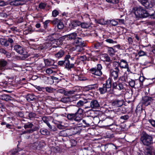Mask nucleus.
Instances as JSON below:
<instances>
[{
    "label": "nucleus",
    "mask_w": 155,
    "mask_h": 155,
    "mask_svg": "<svg viewBox=\"0 0 155 155\" xmlns=\"http://www.w3.org/2000/svg\"><path fill=\"white\" fill-rule=\"evenodd\" d=\"M14 48L17 52L23 55L24 58H26L28 56L27 52L21 46L16 45L14 46Z\"/></svg>",
    "instance_id": "39448f33"
},
{
    "label": "nucleus",
    "mask_w": 155,
    "mask_h": 155,
    "mask_svg": "<svg viewBox=\"0 0 155 155\" xmlns=\"http://www.w3.org/2000/svg\"><path fill=\"white\" fill-rule=\"evenodd\" d=\"M149 122L151 124V125L154 127H155V120H149Z\"/></svg>",
    "instance_id": "13d9d810"
},
{
    "label": "nucleus",
    "mask_w": 155,
    "mask_h": 155,
    "mask_svg": "<svg viewBox=\"0 0 155 155\" xmlns=\"http://www.w3.org/2000/svg\"><path fill=\"white\" fill-rule=\"evenodd\" d=\"M54 48H59V47L58 45L56 44L55 45H52V47L51 48H50V50H52L53 49V50H54Z\"/></svg>",
    "instance_id": "338daca9"
},
{
    "label": "nucleus",
    "mask_w": 155,
    "mask_h": 155,
    "mask_svg": "<svg viewBox=\"0 0 155 155\" xmlns=\"http://www.w3.org/2000/svg\"><path fill=\"white\" fill-rule=\"evenodd\" d=\"M120 128V127L119 126L117 125H112L111 126L110 128L113 129V131H118L117 129Z\"/></svg>",
    "instance_id": "a19ab883"
},
{
    "label": "nucleus",
    "mask_w": 155,
    "mask_h": 155,
    "mask_svg": "<svg viewBox=\"0 0 155 155\" xmlns=\"http://www.w3.org/2000/svg\"><path fill=\"white\" fill-rule=\"evenodd\" d=\"M33 124L32 123L28 122L27 123L25 124L24 125V127L25 129L30 128V129H32L34 127Z\"/></svg>",
    "instance_id": "a878e982"
},
{
    "label": "nucleus",
    "mask_w": 155,
    "mask_h": 155,
    "mask_svg": "<svg viewBox=\"0 0 155 155\" xmlns=\"http://www.w3.org/2000/svg\"><path fill=\"white\" fill-rule=\"evenodd\" d=\"M11 98L12 97L7 94H3L2 95H0V99L2 100L5 101H6L11 100Z\"/></svg>",
    "instance_id": "393cba45"
},
{
    "label": "nucleus",
    "mask_w": 155,
    "mask_h": 155,
    "mask_svg": "<svg viewBox=\"0 0 155 155\" xmlns=\"http://www.w3.org/2000/svg\"><path fill=\"white\" fill-rule=\"evenodd\" d=\"M124 88V86L122 83H118L117 87V89L119 90H121L122 89H123Z\"/></svg>",
    "instance_id": "49530a36"
},
{
    "label": "nucleus",
    "mask_w": 155,
    "mask_h": 155,
    "mask_svg": "<svg viewBox=\"0 0 155 155\" xmlns=\"http://www.w3.org/2000/svg\"><path fill=\"white\" fill-rule=\"evenodd\" d=\"M87 59L86 57L84 55H83L81 56H78L77 57V59L80 60L81 61H84L86 60Z\"/></svg>",
    "instance_id": "58836bf2"
},
{
    "label": "nucleus",
    "mask_w": 155,
    "mask_h": 155,
    "mask_svg": "<svg viewBox=\"0 0 155 155\" xmlns=\"http://www.w3.org/2000/svg\"><path fill=\"white\" fill-rule=\"evenodd\" d=\"M75 117V113L74 114H68L67 115V118L70 120H74V117Z\"/></svg>",
    "instance_id": "c756f323"
},
{
    "label": "nucleus",
    "mask_w": 155,
    "mask_h": 155,
    "mask_svg": "<svg viewBox=\"0 0 155 155\" xmlns=\"http://www.w3.org/2000/svg\"><path fill=\"white\" fill-rule=\"evenodd\" d=\"M76 46H83L84 45L83 42L81 38H77L75 39L73 43Z\"/></svg>",
    "instance_id": "4be33fe9"
},
{
    "label": "nucleus",
    "mask_w": 155,
    "mask_h": 155,
    "mask_svg": "<svg viewBox=\"0 0 155 155\" xmlns=\"http://www.w3.org/2000/svg\"><path fill=\"white\" fill-rule=\"evenodd\" d=\"M105 41L110 44H115L117 43L116 41H114L113 40L110 39H107L105 40Z\"/></svg>",
    "instance_id": "ea45409f"
},
{
    "label": "nucleus",
    "mask_w": 155,
    "mask_h": 155,
    "mask_svg": "<svg viewBox=\"0 0 155 155\" xmlns=\"http://www.w3.org/2000/svg\"><path fill=\"white\" fill-rule=\"evenodd\" d=\"M81 24V22L78 21H72L69 24L70 27L71 29H74L77 26L80 25Z\"/></svg>",
    "instance_id": "6ab92c4d"
},
{
    "label": "nucleus",
    "mask_w": 155,
    "mask_h": 155,
    "mask_svg": "<svg viewBox=\"0 0 155 155\" xmlns=\"http://www.w3.org/2000/svg\"><path fill=\"white\" fill-rule=\"evenodd\" d=\"M51 21L49 20H47L45 21V22L44 23V27L45 28H47L48 24Z\"/></svg>",
    "instance_id": "bf43d9fd"
},
{
    "label": "nucleus",
    "mask_w": 155,
    "mask_h": 155,
    "mask_svg": "<svg viewBox=\"0 0 155 155\" xmlns=\"http://www.w3.org/2000/svg\"><path fill=\"white\" fill-rule=\"evenodd\" d=\"M119 63L120 68L126 69L128 72H130V71L129 68V64L126 60L122 59L120 60Z\"/></svg>",
    "instance_id": "9b49d317"
},
{
    "label": "nucleus",
    "mask_w": 155,
    "mask_h": 155,
    "mask_svg": "<svg viewBox=\"0 0 155 155\" xmlns=\"http://www.w3.org/2000/svg\"><path fill=\"white\" fill-rule=\"evenodd\" d=\"M70 98L69 97H63L61 99L60 101L64 103H66L70 101Z\"/></svg>",
    "instance_id": "4c0bfd02"
},
{
    "label": "nucleus",
    "mask_w": 155,
    "mask_h": 155,
    "mask_svg": "<svg viewBox=\"0 0 155 155\" xmlns=\"http://www.w3.org/2000/svg\"><path fill=\"white\" fill-rule=\"evenodd\" d=\"M100 107L99 102L96 100H92L90 103V107L92 108L97 109Z\"/></svg>",
    "instance_id": "f3484780"
},
{
    "label": "nucleus",
    "mask_w": 155,
    "mask_h": 155,
    "mask_svg": "<svg viewBox=\"0 0 155 155\" xmlns=\"http://www.w3.org/2000/svg\"><path fill=\"white\" fill-rule=\"evenodd\" d=\"M128 118L129 116L127 115H124L123 116H121L120 117V119H123L125 120H127L128 119Z\"/></svg>",
    "instance_id": "4d7b16f0"
},
{
    "label": "nucleus",
    "mask_w": 155,
    "mask_h": 155,
    "mask_svg": "<svg viewBox=\"0 0 155 155\" xmlns=\"http://www.w3.org/2000/svg\"><path fill=\"white\" fill-rule=\"evenodd\" d=\"M14 43L13 40L11 38H8V39L5 38H0V43L1 45L4 47H7L10 45L11 47L13 46Z\"/></svg>",
    "instance_id": "423d86ee"
},
{
    "label": "nucleus",
    "mask_w": 155,
    "mask_h": 155,
    "mask_svg": "<svg viewBox=\"0 0 155 155\" xmlns=\"http://www.w3.org/2000/svg\"><path fill=\"white\" fill-rule=\"evenodd\" d=\"M40 132L43 135H48L49 134V132L48 130L44 128L41 129Z\"/></svg>",
    "instance_id": "7c9ffc66"
},
{
    "label": "nucleus",
    "mask_w": 155,
    "mask_h": 155,
    "mask_svg": "<svg viewBox=\"0 0 155 155\" xmlns=\"http://www.w3.org/2000/svg\"><path fill=\"white\" fill-rule=\"evenodd\" d=\"M56 35L55 34H53L49 36V39L51 40V41H53L54 40H56L57 39L56 38H55V37Z\"/></svg>",
    "instance_id": "de8ad7c7"
},
{
    "label": "nucleus",
    "mask_w": 155,
    "mask_h": 155,
    "mask_svg": "<svg viewBox=\"0 0 155 155\" xmlns=\"http://www.w3.org/2000/svg\"><path fill=\"white\" fill-rule=\"evenodd\" d=\"M102 68L101 65V64H98L97 65V68H93L90 69V71L91 73L96 75L100 76L102 74L101 70Z\"/></svg>",
    "instance_id": "0eeeda50"
},
{
    "label": "nucleus",
    "mask_w": 155,
    "mask_h": 155,
    "mask_svg": "<svg viewBox=\"0 0 155 155\" xmlns=\"http://www.w3.org/2000/svg\"><path fill=\"white\" fill-rule=\"evenodd\" d=\"M8 3L2 0H0V6H3L8 5Z\"/></svg>",
    "instance_id": "8fccbe9b"
},
{
    "label": "nucleus",
    "mask_w": 155,
    "mask_h": 155,
    "mask_svg": "<svg viewBox=\"0 0 155 155\" xmlns=\"http://www.w3.org/2000/svg\"><path fill=\"white\" fill-rule=\"evenodd\" d=\"M70 58V55L69 54L66 55L64 58V65L67 69H71L74 67V63L69 60Z\"/></svg>",
    "instance_id": "6e6552de"
},
{
    "label": "nucleus",
    "mask_w": 155,
    "mask_h": 155,
    "mask_svg": "<svg viewBox=\"0 0 155 155\" xmlns=\"http://www.w3.org/2000/svg\"><path fill=\"white\" fill-rule=\"evenodd\" d=\"M8 64L7 61L4 60H0V70L3 71L5 69H11L12 67H8L7 66Z\"/></svg>",
    "instance_id": "9d476101"
},
{
    "label": "nucleus",
    "mask_w": 155,
    "mask_h": 155,
    "mask_svg": "<svg viewBox=\"0 0 155 155\" xmlns=\"http://www.w3.org/2000/svg\"><path fill=\"white\" fill-rule=\"evenodd\" d=\"M106 1L109 3H113V4H116L118 2V0H106Z\"/></svg>",
    "instance_id": "603ef678"
},
{
    "label": "nucleus",
    "mask_w": 155,
    "mask_h": 155,
    "mask_svg": "<svg viewBox=\"0 0 155 155\" xmlns=\"http://www.w3.org/2000/svg\"><path fill=\"white\" fill-rule=\"evenodd\" d=\"M110 23L113 26H115L118 24V22L117 21L114 20H108V24Z\"/></svg>",
    "instance_id": "72a5a7b5"
},
{
    "label": "nucleus",
    "mask_w": 155,
    "mask_h": 155,
    "mask_svg": "<svg viewBox=\"0 0 155 155\" xmlns=\"http://www.w3.org/2000/svg\"><path fill=\"white\" fill-rule=\"evenodd\" d=\"M81 27L83 28H86L89 27V25L87 23L83 22L81 23Z\"/></svg>",
    "instance_id": "79ce46f5"
},
{
    "label": "nucleus",
    "mask_w": 155,
    "mask_h": 155,
    "mask_svg": "<svg viewBox=\"0 0 155 155\" xmlns=\"http://www.w3.org/2000/svg\"><path fill=\"white\" fill-rule=\"evenodd\" d=\"M81 46H77L76 47V50L78 51L81 52L82 51L83 49L82 47H81Z\"/></svg>",
    "instance_id": "680f3d73"
},
{
    "label": "nucleus",
    "mask_w": 155,
    "mask_h": 155,
    "mask_svg": "<svg viewBox=\"0 0 155 155\" xmlns=\"http://www.w3.org/2000/svg\"><path fill=\"white\" fill-rule=\"evenodd\" d=\"M119 72L114 71L113 70H110V75L111 77L113 78L115 80H116L118 76Z\"/></svg>",
    "instance_id": "412c9836"
},
{
    "label": "nucleus",
    "mask_w": 155,
    "mask_h": 155,
    "mask_svg": "<svg viewBox=\"0 0 155 155\" xmlns=\"http://www.w3.org/2000/svg\"><path fill=\"white\" fill-rule=\"evenodd\" d=\"M46 91L49 93H52L53 92L54 89L51 87H47L45 88Z\"/></svg>",
    "instance_id": "37998d69"
},
{
    "label": "nucleus",
    "mask_w": 155,
    "mask_h": 155,
    "mask_svg": "<svg viewBox=\"0 0 155 155\" xmlns=\"http://www.w3.org/2000/svg\"><path fill=\"white\" fill-rule=\"evenodd\" d=\"M123 99L119 100L116 99L112 102V105L115 107H117L121 106L123 104Z\"/></svg>",
    "instance_id": "f8f14e48"
},
{
    "label": "nucleus",
    "mask_w": 155,
    "mask_h": 155,
    "mask_svg": "<svg viewBox=\"0 0 155 155\" xmlns=\"http://www.w3.org/2000/svg\"><path fill=\"white\" fill-rule=\"evenodd\" d=\"M85 103L84 101L80 100L77 103V104L78 107H81Z\"/></svg>",
    "instance_id": "a18cd8bd"
},
{
    "label": "nucleus",
    "mask_w": 155,
    "mask_h": 155,
    "mask_svg": "<svg viewBox=\"0 0 155 155\" xmlns=\"http://www.w3.org/2000/svg\"><path fill=\"white\" fill-rule=\"evenodd\" d=\"M138 54L139 56H142L147 55V53L143 51H140L138 52Z\"/></svg>",
    "instance_id": "09e8293b"
},
{
    "label": "nucleus",
    "mask_w": 155,
    "mask_h": 155,
    "mask_svg": "<svg viewBox=\"0 0 155 155\" xmlns=\"http://www.w3.org/2000/svg\"><path fill=\"white\" fill-rule=\"evenodd\" d=\"M5 54V55L6 57L7 58H10L11 57V53L7 52V51Z\"/></svg>",
    "instance_id": "774afa93"
},
{
    "label": "nucleus",
    "mask_w": 155,
    "mask_h": 155,
    "mask_svg": "<svg viewBox=\"0 0 155 155\" xmlns=\"http://www.w3.org/2000/svg\"><path fill=\"white\" fill-rule=\"evenodd\" d=\"M78 32V31H76L74 32L66 35L65 36L69 40H75L76 38Z\"/></svg>",
    "instance_id": "2eb2a0df"
},
{
    "label": "nucleus",
    "mask_w": 155,
    "mask_h": 155,
    "mask_svg": "<svg viewBox=\"0 0 155 155\" xmlns=\"http://www.w3.org/2000/svg\"><path fill=\"white\" fill-rule=\"evenodd\" d=\"M46 6V4L44 3H41L39 5V8L41 9H44Z\"/></svg>",
    "instance_id": "6e6d98bb"
},
{
    "label": "nucleus",
    "mask_w": 155,
    "mask_h": 155,
    "mask_svg": "<svg viewBox=\"0 0 155 155\" xmlns=\"http://www.w3.org/2000/svg\"><path fill=\"white\" fill-rule=\"evenodd\" d=\"M97 23L99 24L104 25L108 24V20L105 21L104 19H101L97 21Z\"/></svg>",
    "instance_id": "2f4dec72"
},
{
    "label": "nucleus",
    "mask_w": 155,
    "mask_h": 155,
    "mask_svg": "<svg viewBox=\"0 0 155 155\" xmlns=\"http://www.w3.org/2000/svg\"><path fill=\"white\" fill-rule=\"evenodd\" d=\"M22 150L21 149L18 148V149H13L11 150L9 153L10 154L12 155H14L16 153H18L20 151Z\"/></svg>",
    "instance_id": "c85d7f7f"
},
{
    "label": "nucleus",
    "mask_w": 155,
    "mask_h": 155,
    "mask_svg": "<svg viewBox=\"0 0 155 155\" xmlns=\"http://www.w3.org/2000/svg\"><path fill=\"white\" fill-rule=\"evenodd\" d=\"M141 4L147 8H151L153 3L151 0H138Z\"/></svg>",
    "instance_id": "1a4fd4ad"
},
{
    "label": "nucleus",
    "mask_w": 155,
    "mask_h": 155,
    "mask_svg": "<svg viewBox=\"0 0 155 155\" xmlns=\"http://www.w3.org/2000/svg\"><path fill=\"white\" fill-rule=\"evenodd\" d=\"M64 54V51L60 50L55 54V56L56 58H59L62 57Z\"/></svg>",
    "instance_id": "bb28decb"
},
{
    "label": "nucleus",
    "mask_w": 155,
    "mask_h": 155,
    "mask_svg": "<svg viewBox=\"0 0 155 155\" xmlns=\"http://www.w3.org/2000/svg\"><path fill=\"white\" fill-rule=\"evenodd\" d=\"M134 14L137 17L144 18L148 17L149 12L143 9L141 7H135L134 8Z\"/></svg>",
    "instance_id": "f257e3e1"
},
{
    "label": "nucleus",
    "mask_w": 155,
    "mask_h": 155,
    "mask_svg": "<svg viewBox=\"0 0 155 155\" xmlns=\"http://www.w3.org/2000/svg\"><path fill=\"white\" fill-rule=\"evenodd\" d=\"M82 110L78 109L75 113V117L74 120L77 122V124L78 127H81L83 126V120H82Z\"/></svg>",
    "instance_id": "20e7f679"
},
{
    "label": "nucleus",
    "mask_w": 155,
    "mask_h": 155,
    "mask_svg": "<svg viewBox=\"0 0 155 155\" xmlns=\"http://www.w3.org/2000/svg\"><path fill=\"white\" fill-rule=\"evenodd\" d=\"M42 120L46 124L48 122V118L46 117H44L42 118Z\"/></svg>",
    "instance_id": "864d4df0"
},
{
    "label": "nucleus",
    "mask_w": 155,
    "mask_h": 155,
    "mask_svg": "<svg viewBox=\"0 0 155 155\" xmlns=\"http://www.w3.org/2000/svg\"><path fill=\"white\" fill-rule=\"evenodd\" d=\"M102 45V43L96 42L94 44V47L96 49L99 48L101 47Z\"/></svg>",
    "instance_id": "f704fd0d"
},
{
    "label": "nucleus",
    "mask_w": 155,
    "mask_h": 155,
    "mask_svg": "<svg viewBox=\"0 0 155 155\" xmlns=\"http://www.w3.org/2000/svg\"><path fill=\"white\" fill-rule=\"evenodd\" d=\"M39 128L37 126H35L32 129H27L25 130L22 131V133L21 134V135L25 134H29L32 133L33 132L35 131L38 130Z\"/></svg>",
    "instance_id": "4468645a"
},
{
    "label": "nucleus",
    "mask_w": 155,
    "mask_h": 155,
    "mask_svg": "<svg viewBox=\"0 0 155 155\" xmlns=\"http://www.w3.org/2000/svg\"><path fill=\"white\" fill-rule=\"evenodd\" d=\"M93 118L91 117H88L85 120H83V123L85 124L86 126L88 127L92 124Z\"/></svg>",
    "instance_id": "dca6fc26"
},
{
    "label": "nucleus",
    "mask_w": 155,
    "mask_h": 155,
    "mask_svg": "<svg viewBox=\"0 0 155 155\" xmlns=\"http://www.w3.org/2000/svg\"><path fill=\"white\" fill-rule=\"evenodd\" d=\"M51 43L46 42L45 43L43 44L42 45H41L38 48L40 50H45L50 47H51Z\"/></svg>",
    "instance_id": "a211bd4d"
},
{
    "label": "nucleus",
    "mask_w": 155,
    "mask_h": 155,
    "mask_svg": "<svg viewBox=\"0 0 155 155\" xmlns=\"http://www.w3.org/2000/svg\"><path fill=\"white\" fill-rule=\"evenodd\" d=\"M44 62L46 66H50L54 64V60L52 59H46L44 60Z\"/></svg>",
    "instance_id": "b1692460"
},
{
    "label": "nucleus",
    "mask_w": 155,
    "mask_h": 155,
    "mask_svg": "<svg viewBox=\"0 0 155 155\" xmlns=\"http://www.w3.org/2000/svg\"><path fill=\"white\" fill-rule=\"evenodd\" d=\"M73 93V92L72 91H65V90H64V92L63 94L65 95H68V94H71Z\"/></svg>",
    "instance_id": "69168bd1"
},
{
    "label": "nucleus",
    "mask_w": 155,
    "mask_h": 155,
    "mask_svg": "<svg viewBox=\"0 0 155 155\" xmlns=\"http://www.w3.org/2000/svg\"><path fill=\"white\" fill-rule=\"evenodd\" d=\"M9 4L11 5L14 6H18L20 5V3L19 2H16L15 0H13L12 1H11L9 2Z\"/></svg>",
    "instance_id": "c9c22d12"
},
{
    "label": "nucleus",
    "mask_w": 155,
    "mask_h": 155,
    "mask_svg": "<svg viewBox=\"0 0 155 155\" xmlns=\"http://www.w3.org/2000/svg\"><path fill=\"white\" fill-rule=\"evenodd\" d=\"M57 26L58 29L61 30L64 28V25L63 23L61 21L57 24Z\"/></svg>",
    "instance_id": "e433bc0d"
},
{
    "label": "nucleus",
    "mask_w": 155,
    "mask_h": 155,
    "mask_svg": "<svg viewBox=\"0 0 155 155\" xmlns=\"http://www.w3.org/2000/svg\"><path fill=\"white\" fill-rule=\"evenodd\" d=\"M140 81L138 80L134 81L131 80L129 81V85L132 87L139 88L140 87V86H139L138 83H140Z\"/></svg>",
    "instance_id": "aec40b11"
},
{
    "label": "nucleus",
    "mask_w": 155,
    "mask_h": 155,
    "mask_svg": "<svg viewBox=\"0 0 155 155\" xmlns=\"http://www.w3.org/2000/svg\"><path fill=\"white\" fill-rule=\"evenodd\" d=\"M115 51L112 47H108V52L110 56H113L114 54Z\"/></svg>",
    "instance_id": "cd10ccee"
},
{
    "label": "nucleus",
    "mask_w": 155,
    "mask_h": 155,
    "mask_svg": "<svg viewBox=\"0 0 155 155\" xmlns=\"http://www.w3.org/2000/svg\"><path fill=\"white\" fill-rule=\"evenodd\" d=\"M59 12L56 10H54L52 12V15L54 17H55L58 15Z\"/></svg>",
    "instance_id": "3c124183"
},
{
    "label": "nucleus",
    "mask_w": 155,
    "mask_h": 155,
    "mask_svg": "<svg viewBox=\"0 0 155 155\" xmlns=\"http://www.w3.org/2000/svg\"><path fill=\"white\" fill-rule=\"evenodd\" d=\"M118 84L117 83V82H114L113 84L112 85V88L113 89H117Z\"/></svg>",
    "instance_id": "0e129e2a"
},
{
    "label": "nucleus",
    "mask_w": 155,
    "mask_h": 155,
    "mask_svg": "<svg viewBox=\"0 0 155 155\" xmlns=\"http://www.w3.org/2000/svg\"><path fill=\"white\" fill-rule=\"evenodd\" d=\"M35 146L34 149H36L37 150H39L40 149V147H42V146H41V144H38V145L37 146V144H34V146Z\"/></svg>",
    "instance_id": "052dcab7"
},
{
    "label": "nucleus",
    "mask_w": 155,
    "mask_h": 155,
    "mask_svg": "<svg viewBox=\"0 0 155 155\" xmlns=\"http://www.w3.org/2000/svg\"><path fill=\"white\" fill-rule=\"evenodd\" d=\"M60 21H61L60 20H59L57 18H55L54 19V20L51 21V22L52 24L55 25L57 23L58 24Z\"/></svg>",
    "instance_id": "c03bdc74"
},
{
    "label": "nucleus",
    "mask_w": 155,
    "mask_h": 155,
    "mask_svg": "<svg viewBox=\"0 0 155 155\" xmlns=\"http://www.w3.org/2000/svg\"><path fill=\"white\" fill-rule=\"evenodd\" d=\"M113 68L117 67H120L119 62H117L116 61H114L113 63Z\"/></svg>",
    "instance_id": "5fc2aeb1"
},
{
    "label": "nucleus",
    "mask_w": 155,
    "mask_h": 155,
    "mask_svg": "<svg viewBox=\"0 0 155 155\" xmlns=\"http://www.w3.org/2000/svg\"><path fill=\"white\" fill-rule=\"evenodd\" d=\"M148 16H150L151 18L155 19V11L153 13L151 14L149 12Z\"/></svg>",
    "instance_id": "e2e57ef3"
},
{
    "label": "nucleus",
    "mask_w": 155,
    "mask_h": 155,
    "mask_svg": "<svg viewBox=\"0 0 155 155\" xmlns=\"http://www.w3.org/2000/svg\"><path fill=\"white\" fill-rule=\"evenodd\" d=\"M153 100L151 97L148 96L144 97L143 98V103L145 106H147L150 104Z\"/></svg>",
    "instance_id": "ddd939ff"
},
{
    "label": "nucleus",
    "mask_w": 155,
    "mask_h": 155,
    "mask_svg": "<svg viewBox=\"0 0 155 155\" xmlns=\"http://www.w3.org/2000/svg\"><path fill=\"white\" fill-rule=\"evenodd\" d=\"M111 79L109 78L106 81V83L104 84L102 87H100L98 90L101 94H105L107 91V89H110L111 86Z\"/></svg>",
    "instance_id": "7ed1b4c3"
},
{
    "label": "nucleus",
    "mask_w": 155,
    "mask_h": 155,
    "mask_svg": "<svg viewBox=\"0 0 155 155\" xmlns=\"http://www.w3.org/2000/svg\"><path fill=\"white\" fill-rule=\"evenodd\" d=\"M140 140L143 144L148 146L153 143V138L151 136L146 134H143L141 136Z\"/></svg>",
    "instance_id": "f03ea898"
},
{
    "label": "nucleus",
    "mask_w": 155,
    "mask_h": 155,
    "mask_svg": "<svg viewBox=\"0 0 155 155\" xmlns=\"http://www.w3.org/2000/svg\"><path fill=\"white\" fill-rule=\"evenodd\" d=\"M26 100L28 102L35 101L36 100V96L32 94H28L26 97Z\"/></svg>",
    "instance_id": "5701e85b"
},
{
    "label": "nucleus",
    "mask_w": 155,
    "mask_h": 155,
    "mask_svg": "<svg viewBox=\"0 0 155 155\" xmlns=\"http://www.w3.org/2000/svg\"><path fill=\"white\" fill-rule=\"evenodd\" d=\"M36 116V114L35 113L30 112L28 114V118L31 120L32 119L34 118Z\"/></svg>",
    "instance_id": "473e14b6"
}]
</instances>
